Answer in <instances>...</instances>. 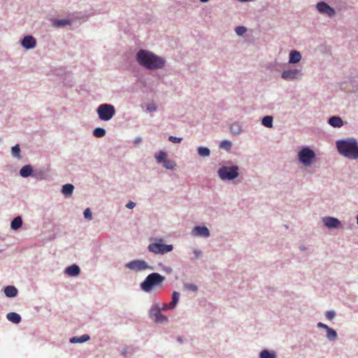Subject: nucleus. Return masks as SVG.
Instances as JSON below:
<instances>
[{"label": "nucleus", "mask_w": 358, "mask_h": 358, "mask_svg": "<svg viewBox=\"0 0 358 358\" xmlns=\"http://www.w3.org/2000/svg\"><path fill=\"white\" fill-rule=\"evenodd\" d=\"M136 60L141 66L148 69H161L164 66L165 61L152 52L141 50L136 55Z\"/></svg>", "instance_id": "nucleus-1"}, {"label": "nucleus", "mask_w": 358, "mask_h": 358, "mask_svg": "<svg viewBox=\"0 0 358 358\" xmlns=\"http://www.w3.org/2000/svg\"><path fill=\"white\" fill-rule=\"evenodd\" d=\"M336 147L339 153L344 157L351 159H358V143L355 138L338 141Z\"/></svg>", "instance_id": "nucleus-2"}, {"label": "nucleus", "mask_w": 358, "mask_h": 358, "mask_svg": "<svg viewBox=\"0 0 358 358\" xmlns=\"http://www.w3.org/2000/svg\"><path fill=\"white\" fill-rule=\"evenodd\" d=\"M165 278L158 273H152L149 274L145 280L141 284V289L146 292H151L155 287H162V283Z\"/></svg>", "instance_id": "nucleus-3"}, {"label": "nucleus", "mask_w": 358, "mask_h": 358, "mask_svg": "<svg viewBox=\"0 0 358 358\" xmlns=\"http://www.w3.org/2000/svg\"><path fill=\"white\" fill-rule=\"evenodd\" d=\"M96 112L101 120L108 121L115 115V109L111 104L103 103L97 108Z\"/></svg>", "instance_id": "nucleus-4"}, {"label": "nucleus", "mask_w": 358, "mask_h": 358, "mask_svg": "<svg viewBox=\"0 0 358 358\" xmlns=\"http://www.w3.org/2000/svg\"><path fill=\"white\" fill-rule=\"evenodd\" d=\"M299 160L304 166H308L311 165L315 158L314 151L309 148H303L298 153Z\"/></svg>", "instance_id": "nucleus-5"}, {"label": "nucleus", "mask_w": 358, "mask_h": 358, "mask_svg": "<svg viewBox=\"0 0 358 358\" xmlns=\"http://www.w3.org/2000/svg\"><path fill=\"white\" fill-rule=\"evenodd\" d=\"M218 174L222 180H232L236 178L238 175V168L237 166H223L219 169Z\"/></svg>", "instance_id": "nucleus-6"}, {"label": "nucleus", "mask_w": 358, "mask_h": 358, "mask_svg": "<svg viewBox=\"0 0 358 358\" xmlns=\"http://www.w3.org/2000/svg\"><path fill=\"white\" fill-rule=\"evenodd\" d=\"M148 250L155 254H164L173 250L172 245H165L159 243H153L148 245Z\"/></svg>", "instance_id": "nucleus-7"}, {"label": "nucleus", "mask_w": 358, "mask_h": 358, "mask_svg": "<svg viewBox=\"0 0 358 358\" xmlns=\"http://www.w3.org/2000/svg\"><path fill=\"white\" fill-rule=\"evenodd\" d=\"M301 75V70L295 69L284 71L281 77L286 80H292L300 79Z\"/></svg>", "instance_id": "nucleus-8"}, {"label": "nucleus", "mask_w": 358, "mask_h": 358, "mask_svg": "<svg viewBox=\"0 0 358 358\" xmlns=\"http://www.w3.org/2000/svg\"><path fill=\"white\" fill-rule=\"evenodd\" d=\"M127 268L134 271H142L146 269L148 266L143 260H133L126 264Z\"/></svg>", "instance_id": "nucleus-9"}, {"label": "nucleus", "mask_w": 358, "mask_h": 358, "mask_svg": "<svg viewBox=\"0 0 358 358\" xmlns=\"http://www.w3.org/2000/svg\"><path fill=\"white\" fill-rule=\"evenodd\" d=\"M317 9L320 13L325 14L329 17H332L335 15L334 9L323 1L317 4Z\"/></svg>", "instance_id": "nucleus-10"}, {"label": "nucleus", "mask_w": 358, "mask_h": 358, "mask_svg": "<svg viewBox=\"0 0 358 358\" xmlns=\"http://www.w3.org/2000/svg\"><path fill=\"white\" fill-rule=\"evenodd\" d=\"M324 224L327 228H338L341 226L340 221L332 217H327L322 219Z\"/></svg>", "instance_id": "nucleus-11"}, {"label": "nucleus", "mask_w": 358, "mask_h": 358, "mask_svg": "<svg viewBox=\"0 0 358 358\" xmlns=\"http://www.w3.org/2000/svg\"><path fill=\"white\" fill-rule=\"evenodd\" d=\"M36 40L31 36H26L22 41V45L27 49H31L36 46Z\"/></svg>", "instance_id": "nucleus-12"}, {"label": "nucleus", "mask_w": 358, "mask_h": 358, "mask_svg": "<svg viewBox=\"0 0 358 358\" xmlns=\"http://www.w3.org/2000/svg\"><path fill=\"white\" fill-rule=\"evenodd\" d=\"M193 234L194 236L208 237L210 233L208 229L206 227H196L193 229Z\"/></svg>", "instance_id": "nucleus-13"}, {"label": "nucleus", "mask_w": 358, "mask_h": 358, "mask_svg": "<svg viewBox=\"0 0 358 358\" xmlns=\"http://www.w3.org/2000/svg\"><path fill=\"white\" fill-rule=\"evenodd\" d=\"M301 55L299 52L296 50H291L289 52V62L296 64L300 62Z\"/></svg>", "instance_id": "nucleus-14"}, {"label": "nucleus", "mask_w": 358, "mask_h": 358, "mask_svg": "<svg viewBox=\"0 0 358 358\" xmlns=\"http://www.w3.org/2000/svg\"><path fill=\"white\" fill-rule=\"evenodd\" d=\"M80 271L79 266L76 264L68 266L65 271L66 273L70 276H77L79 275Z\"/></svg>", "instance_id": "nucleus-15"}, {"label": "nucleus", "mask_w": 358, "mask_h": 358, "mask_svg": "<svg viewBox=\"0 0 358 358\" xmlns=\"http://www.w3.org/2000/svg\"><path fill=\"white\" fill-rule=\"evenodd\" d=\"M329 124L334 127H341L343 125L342 119L337 116H333L329 119Z\"/></svg>", "instance_id": "nucleus-16"}, {"label": "nucleus", "mask_w": 358, "mask_h": 358, "mask_svg": "<svg viewBox=\"0 0 358 358\" xmlns=\"http://www.w3.org/2000/svg\"><path fill=\"white\" fill-rule=\"evenodd\" d=\"M7 319L14 324H19L21 321V317L19 314L11 312L7 314Z\"/></svg>", "instance_id": "nucleus-17"}, {"label": "nucleus", "mask_w": 358, "mask_h": 358, "mask_svg": "<svg viewBox=\"0 0 358 358\" xmlns=\"http://www.w3.org/2000/svg\"><path fill=\"white\" fill-rule=\"evenodd\" d=\"M32 171L33 169L31 165H25L20 169V174L22 177L27 178L31 175Z\"/></svg>", "instance_id": "nucleus-18"}, {"label": "nucleus", "mask_w": 358, "mask_h": 358, "mask_svg": "<svg viewBox=\"0 0 358 358\" xmlns=\"http://www.w3.org/2000/svg\"><path fill=\"white\" fill-rule=\"evenodd\" d=\"M4 293L8 297H14L17 294V289L14 286H7L4 289Z\"/></svg>", "instance_id": "nucleus-19"}, {"label": "nucleus", "mask_w": 358, "mask_h": 358, "mask_svg": "<svg viewBox=\"0 0 358 358\" xmlns=\"http://www.w3.org/2000/svg\"><path fill=\"white\" fill-rule=\"evenodd\" d=\"M152 314L155 317V320L157 322L162 323L167 321V317L162 315L159 310H156L155 313L152 312Z\"/></svg>", "instance_id": "nucleus-20"}, {"label": "nucleus", "mask_w": 358, "mask_h": 358, "mask_svg": "<svg viewBox=\"0 0 358 358\" xmlns=\"http://www.w3.org/2000/svg\"><path fill=\"white\" fill-rule=\"evenodd\" d=\"M90 339V336L87 334H84L81 336H74L70 338L71 343H83Z\"/></svg>", "instance_id": "nucleus-21"}, {"label": "nucleus", "mask_w": 358, "mask_h": 358, "mask_svg": "<svg viewBox=\"0 0 358 358\" xmlns=\"http://www.w3.org/2000/svg\"><path fill=\"white\" fill-rule=\"evenodd\" d=\"M22 218L18 216L13 219L11 222V228L14 230H17L22 227Z\"/></svg>", "instance_id": "nucleus-22"}, {"label": "nucleus", "mask_w": 358, "mask_h": 358, "mask_svg": "<svg viewBox=\"0 0 358 358\" xmlns=\"http://www.w3.org/2000/svg\"><path fill=\"white\" fill-rule=\"evenodd\" d=\"M74 187L71 184H66L62 187V193L65 196H70L72 194Z\"/></svg>", "instance_id": "nucleus-23"}, {"label": "nucleus", "mask_w": 358, "mask_h": 358, "mask_svg": "<svg viewBox=\"0 0 358 358\" xmlns=\"http://www.w3.org/2000/svg\"><path fill=\"white\" fill-rule=\"evenodd\" d=\"M262 124L268 128L273 127V117L271 116H265L262 121Z\"/></svg>", "instance_id": "nucleus-24"}, {"label": "nucleus", "mask_w": 358, "mask_h": 358, "mask_svg": "<svg viewBox=\"0 0 358 358\" xmlns=\"http://www.w3.org/2000/svg\"><path fill=\"white\" fill-rule=\"evenodd\" d=\"M71 22L68 20H54L53 25L56 27H64L70 24Z\"/></svg>", "instance_id": "nucleus-25"}, {"label": "nucleus", "mask_w": 358, "mask_h": 358, "mask_svg": "<svg viewBox=\"0 0 358 358\" xmlns=\"http://www.w3.org/2000/svg\"><path fill=\"white\" fill-rule=\"evenodd\" d=\"M230 131L233 134H239L241 131V127L239 124L234 123L231 125Z\"/></svg>", "instance_id": "nucleus-26"}, {"label": "nucleus", "mask_w": 358, "mask_h": 358, "mask_svg": "<svg viewBox=\"0 0 358 358\" xmlns=\"http://www.w3.org/2000/svg\"><path fill=\"white\" fill-rule=\"evenodd\" d=\"M327 336L329 340L334 341L337 337L336 331L333 329L329 327V329L327 330Z\"/></svg>", "instance_id": "nucleus-27"}, {"label": "nucleus", "mask_w": 358, "mask_h": 358, "mask_svg": "<svg viewBox=\"0 0 358 358\" xmlns=\"http://www.w3.org/2000/svg\"><path fill=\"white\" fill-rule=\"evenodd\" d=\"M166 157V153L164 151H159L155 155V158L158 163H162Z\"/></svg>", "instance_id": "nucleus-28"}, {"label": "nucleus", "mask_w": 358, "mask_h": 358, "mask_svg": "<svg viewBox=\"0 0 358 358\" xmlns=\"http://www.w3.org/2000/svg\"><path fill=\"white\" fill-rule=\"evenodd\" d=\"M260 358H275L274 353L269 352L267 350H264L260 352Z\"/></svg>", "instance_id": "nucleus-29"}, {"label": "nucleus", "mask_w": 358, "mask_h": 358, "mask_svg": "<svg viewBox=\"0 0 358 358\" xmlns=\"http://www.w3.org/2000/svg\"><path fill=\"white\" fill-rule=\"evenodd\" d=\"M106 134V131L103 128H96L94 131H93V135L96 137H98V138H101V137H103Z\"/></svg>", "instance_id": "nucleus-30"}, {"label": "nucleus", "mask_w": 358, "mask_h": 358, "mask_svg": "<svg viewBox=\"0 0 358 358\" xmlns=\"http://www.w3.org/2000/svg\"><path fill=\"white\" fill-rule=\"evenodd\" d=\"M198 154L201 157H208L210 155V150L208 148L199 147Z\"/></svg>", "instance_id": "nucleus-31"}, {"label": "nucleus", "mask_w": 358, "mask_h": 358, "mask_svg": "<svg viewBox=\"0 0 358 358\" xmlns=\"http://www.w3.org/2000/svg\"><path fill=\"white\" fill-rule=\"evenodd\" d=\"M163 163L164 166L167 169H173L176 166L174 161L171 159H165Z\"/></svg>", "instance_id": "nucleus-32"}, {"label": "nucleus", "mask_w": 358, "mask_h": 358, "mask_svg": "<svg viewBox=\"0 0 358 358\" xmlns=\"http://www.w3.org/2000/svg\"><path fill=\"white\" fill-rule=\"evenodd\" d=\"M12 155L13 157L21 158L20 156V148L19 145H15L12 148Z\"/></svg>", "instance_id": "nucleus-33"}, {"label": "nucleus", "mask_w": 358, "mask_h": 358, "mask_svg": "<svg viewBox=\"0 0 358 358\" xmlns=\"http://www.w3.org/2000/svg\"><path fill=\"white\" fill-rule=\"evenodd\" d=\"M231 147V143L229 141H223L220 143V148L228 150Z\"/></svg>", "instance_id": "nucleus-34"}, {"label": "nucleus", "mask_w": 358, "mask_h": 358, "mask_svg": "<svg viewBox=\"0 0 358 358\" xmlns=\"http://www.w3.org/2000/svg\"><path fill=\"white\" fill-rule=\"evenodd\" d=\"M185 288L187 290L196 292L198 289V287L196 285L192 283H186L184 285Z\"/></svg>", "instance_id": "nucleus-35"}, {"label": "nucleus", "mask_w": 358, "mask_h": 358, "mask_svg": "<svg viewBox=\"0 0 358 358\" xmlns=\"http://www.w3.org/2000/svg\"><path fill=\"white\" fill-rule=\"evenodd\" d=\"M246 31H247L246 28L243 26H238L236 28V33L238 36H242L243 34H244L246 32Z\"/></svg>", "instance_id": "nucleus-36"}, {"label": "nucleus", "mask_w": 358, "mask_h": 358, "mask_svg": "<svg viewBox=\"0 0 358 358\" xmlns=\"http://www.w3.org/2000/svg\"><path fill=\"white\" fill-rule=\"evenodd\" d=\"M180 298V294L177 292H173L172 294V300L171 301L175 304H177Z\"/></svg>", "instance_id": "nucleus-37"}, {"label": "nucleus", "mask_w": 358, "mask_h": 358, "mask_svg": "<svg viewBox=\"0 0 358 358\" xmlns=\"http://www.w3.org/2000/svg\"><path fill=\"white\" fill-rule=\"evenodd\" d=\"M169 140L172 142V143H179L182 141V138H178V137H176V136H170L169 137Z\"/></svg>", "instance_id": "nucleus-38"}, {"label": "nucleus", "mask_w": 358, "mask_h": 358, "mask_svg": "<svg viewBox=\"0 0 358 358\" xmlns=\"http://www.w3.org/2000/svg\"><path fill=\"white\" fill-rule=\"evenodd\" d=\"M84 216L85 218L88 220H91L92 218V212L90 208H86L84 211Z\"/></svg>", "instance_id": "nucleus-39"}, {"label": "nucleus", "mask_w": 358, "mask_h": 358, "mask_svg": "<svg viewBox=\"0 0 358 358\" xmlns=\"http://www.w3.org/2000/svg\"><path fill=\"white\" fill-rule=\"evenodd\" d=\"M335 317V313L333 310L327 311L326 317L329 320H332Z\"/></svg>", "instance_id": "nucleus-40"}, {"label": "nucleus", "mask_w": 358, "mask_h": 358, "mask_svg": "<svg viewBox=\"0 0 358 358\" xmlns=\"http://www.w3.org/2000/svg\"><path fill=\"white\" fill-rule=\"evenodd\" d=\"M147 109L150 111V112H152V111H155L157 109V107L155 104H149L147 107Z\"/></svg>", "instance_id": "nucleus-41"}, {"label": "nucleus", "mask_w": 358, "mask_h": 358, "mask_svg": "<svg viewBox=\"0 0 358 358\" xmlns=\"http://www.w3.org/2000/svg\"><path fill=\"white\" fill-rule=\"evenodd\" d=\"M193 252H194L196 258L199 257L201 255V251L199 250H197L196 248L193 249Z\"/></svg>", "instance_id": "nucleus-42"}, {"label": "nucleus", "mask_w": 358, "mask_h": 358, "mask_svg": "<svg viewBox=\"0 0 358 358\" xmlns=\"http://www.w3.org/2000/svg\"><path fill=\"white\" fill-rule=\"evenodd\" d=\"M136 206V203L133 201H129L127 205V208H129V209H132L133 208H134V206Z\"/></svg>", "instance_id": "nucleus-43"}, {"label": "nucleus", "mask_w": 358, "mask_h": 358, "mask_svg": "<svg viewBox=\"0 0 358 358\" xmlns=\"http://www.w3.org/2000/svg\"><path fill=\"white\" fill-rule=\"evenodd\" d=\"M317 325L319 327L323 328L326 330H327L329 329V327L327 324H324L322 322H319Z\"/></svg>", "instance_id": "nucleus-44"}, {"label": "nucleus", "mask_w": 358, "mask_h": 358, "mask_svg": "<svg viewBox=\"0 0 358 358\" xmlns=\"http://www.w3.org/2000/svg\"><path fill=\"white\" fill-rule=\"evenodd\" d=\"M168 306H169L170 309H173V308H174L176 307V304H175L174 303L171 301L169 303H168Z\"/></svg>", "instance_id": "nucleus-45"}, {"label": "nucleus", "mask_w": 358, "mask_h": 358, "mask_svg": "<svg viewBox=\"0 0 358 358\" xmlns=\"http://www.w3.org/2000/svg\"><path fill=\"white\" fill-rule=\"evenodd\" d=\"M168 309H170V308H169V306H168V303H164V304L163 305L162 310H168Z\"/></svg>", "instance_id": "nucleus-46"}, {"label": "nucleus", "mask_w": 358, "mask_h": 358, "mask_svg": "<svg viewBox=\"0 0 358 358\" xmlns=\"http://www.w3.org/2000/svg\"><path fill=\"white\" fill-rule=\"evenodd\" d=\"M201 2H207L209 0H199Z\"/></svg>", "instance_id": "nucleus-47"}, {"label": "nucleus", "mask_w": 358, "mask_h": 358, "mask_svg": "<svg viewBox=\"0 0 358 358\" xmlns=\"http://www.w3.org/2000/svg\"><path fill=\"white\" fill-rule=\"evenodd\" d=\"M357 224H358V216H357Z\"/></svg>", "instance_id": "nucleus-48"}]
</instances>
